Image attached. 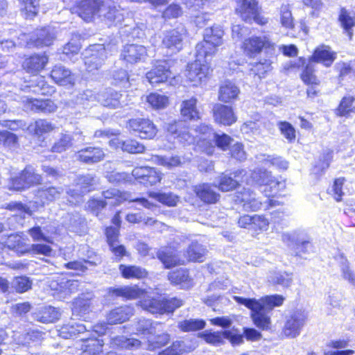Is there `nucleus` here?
<instances>
[{
    "instance_id": "36",
    "label": "nucleus",
    "mask_w": 355,
    "mask_h": 355,
    "mask_svg": "<svg viewBox=\"0 0 355 355\" xmlns=\"http://www.w3.org/2000/svg\"><path fill=\"white\" fill-rule=\"evenodd\" d=\"M119 271L125 279H143L148 275L146 270L138 266H127L121 264Z\"/></svg>"
},
{
    "instance_id": "57",
    "label": "nucleus",
    "mask_w": 355,
    "mask_h": 355,
    "mask_svg": "<svg viewBox=\"0 0 355 355\" xmlns=\"http://www.w3.org/2000/svg\"><path fill=\"white\" fill-rule=\"evenodd\" d=\"M271 70V62L265 60L264 62H259L252 64L250 74L257 76L258 79L264 77L265 74Z\"/></svg>"
},
{
    "instance_id": "18",
    "label": "nucleus",
    "mask_w": 355,
    "mask_h": 355,
    "mask_svg": "<svg viewBox=\"0 0 355 355\" xmlns=\"http://www.w3.org/2000/svg\"><path fill=\"white\" fill-rule=\"evenodd\" d=\"M105 157L103 150L99 147L89 146L77 153V159L83 163L93 164L102 161Z\"/></svg>"
},
{
    "instance_id": "16",
    "label": "nucleus",
    "mask_w": 355,
    "mask_h": 355,
    "mask_svg": "<svg viewBox=\"0 0 355 355\" xmlns=\"http://www.w3.org/2000/svg\"><path fill=\"white\" fill-rule=\"evenodd\" d=\"M231 175H234V178L223 173L219 177L218 186L215 185L214 187H218L223 192L234 189L238 186L239 181L244 182L243 178L245 175V171L243 169L237 170Z\"/></svg>"
},
{
    "instance_id": "56",
    "label": "nucleus",
    "mask_w": 355,
    "mask_h": 355,
    "mask_svg": "<svg viewBox=\"0 0 355 355\" xmlns=\"http://www.w3.org/2000/svg\"><path fill=\"white\" fill-rule=\"evenodd\" d=\"M7 245L10 249L13 250L18 254H22L28 251V247L19 235H10L8 239Z\"/></svg>"
},
{
    "instance_id": "58",
    "label": "nucleus",
    "mask_w": 355,
    "mask_h": 355,
    "mask_svg": "<svg viewBox=\"0 0 355 355\" xmlns=\"http://www.w3.org/2000/svg\"><path fill=\"white\" fill-rule=\"evenodd\" d=\"M148 103L155 109H163L168 103V97L158 93H151L146 97Z\"/></svg>"
},
{
    "instance_id": "6",
    "label": "nucleus",
    "mask_w": 355,
    "mask_h": 355,
    "mask_svg": "<svg viewBox=\"0 0 355 355\" xmlns=\"http://www.w3.org/2000/svg\"><path fill=\"white\" fill-rule=\"evenodd\" d=\"M236 11L242 19L248 23H255L264 25L268 23V19L260 15L258 1L257 0H236Z\"/></svg>"
},
{
    "instance_id": "7",
    "label": "nucleus",
    "mask_w": 355,
    "mask_h": 355,
    "mask_svg": "<svg viewBox=\"0 0 355 355\" xmlns=\"http://www.w3.org/2000/svg\"><path fill=\"white\" fill-rule=\"evenodd\" d=\"M307 318V313L304 310L297 309L291 312L286 318L283 328L284 334L292 338L298 336L306 324Z\"/></svg>"
},
{
    "instance_id": "61",
    "label": "nucleus",
    "mask_w": 355,
    "mask_h": 355,
    "mask_svg": "<svg viewBox=\"0 0 355 355\" xmlns=\"http://www.w3.org/2000/svg\"><path fill=\"white\" fill-rule=\"evenodd\" d=\"M71 141L72 138L69 134L62 133L60 136V138L52 146L51 150L54 153H62L71 146Z\"/></svg>"
},
{
    "instance_id": "17",
    "label": "nucleus",
    "mask_w": 355,
    "mask_h": 355,
    "mask_svg": "<svg viewBox=\"0 0 355 355\" xmlns=\"http://www.w3.org/2000/svg\"><path fill=\"white\" fill-rule=\"evenodd\" d=\"M215 121L225 125H231L236 121L237 117L230 106L218 104L214 107Z\"/></svg>"
},
{
    "instance_id": "12",
    "label": "nucleus",
    "mask_w": 355,
    "mask_h": 355,
    "mask_svg": "<svg viewBox=\"0 0 355 355\" xmlns=\"http://www.w3.org/2000/svg\"><path fill=\"white\" fill-rule=\"evenodd\" d=\"M99 17H103L110 25H117L123 20L122 9L112 1L103 2Z\"/></svg>"
},
{
    "instance_id": "63",
    "label": "nucleus",
    "mask_w": 355,
    "mask_h": 355,
    "mask_svg": "<svg viewBox=\"0 0 355 355\" xmlns=\"http://www.w3.org/2000/svg\"><path fill=\"white\" fill-rule=\"evenodd\" d=\"M150 196L157 201L168 206H175L178 201V196L171 193H152Z\"/></svg>"
},
{
    "instance_id": "44",
    "label": "nucleus",
    "mask_w": 355,
    "mask_h": 355,
    "mask_svg": "<svg viewBox=\"0 0 355 355\" xmlns=\"http://www.w3.org/2000/svg\"><path fill=\"white\" fill-rule=\"evenodd\" d=\"M271 173L265 169L257 168L252 171L250 179L244 180L248 184L265 185L269 182Z\"/></svg>"
},
{
    "instance_id": "64",
    "label": "nucleus",
    "mask_w": 355,
    "mask_h": 355,
    "mask_svg": "<svg viewBox=\"0 0 355 355\" xmlns=\"http://www.w3.org/2000/svg\"><path fill=\"white\" fill-rule=\"evenodd\" d=\"M55 125L45 119H38L34 123V131L37 135H42L51 132Z\"/></svg>"
},
{
    "instance_id": "55",
    "label": "nucleus",
    "mask_w": 355,
    "mask_h": 355,
    "mask_svg": "<svg viewBox=\"0 0 355 355\" xmlns=\"http://www.w3.org/2000/svg\"><path fill=\"white\" fill-rule=\"evenodd\" d=\"M280 23L286 28H293L294 27L293 17L288 4H283L279 8Z\"/></svg>"
},
{
    "instance_id": "3",
    "label": "nucleus",
    "mask_w": 355,
    "mask_h": 355,
    "mask_svg": "<svg viewBox=\"0 0 355 355\" xmlns=\"http://www.w3.org/2000/svg\"><path fill=\"white\" fill-rule=\"evenodd\" d=\"M116 50V44L114 42H110L106 45L104 44L90 45L84 53L86 70L89 72H93L98 69L107 59L108 55H112Z\"/></svg>"
},
{
    "instance_id": "15",
    "label": "nucleus",
    "mask_w": 355,
    "mask_h": 355,
    "mask_svg": "<svg viewBox=\"0 0 355 355\" xmlns=\"http://www.w3.org/2000/svg\"><path fill=\"white\" fill-rule=\"evenodd\" d=\"M147 55V50L144 46L135 44L125 45L121 54V58L129 63L144 61Z\"/></svg>"
},
{
    "instance_id": "43",
    "label": "nucleus",
    "mask_w": 355,
    "mask_h": 355,
    "mask_svg": "<svg viewBox=\"0 0 355 355\" xmlns=\"http://www.w3.org/2000/svg\"><path fill=\"white\" fill-rule=\"evenodd\" d=\"M207 250L198 242H192L187 251V260L190 261L202 262L206 254Z\"/></svg>"
},
{
    "instance_id": "10",
    "label": "nucleus",
    "mask_w": 355,
    "mask_h": 355,
    "mask_svg": "<svg viewBox=\"0 0 355 355\" xmlns=\"http://www.w3.org/2000/svg\"><path fill=\"white\" fill-rule=\"evenodd\" d=\"M169 60H157L153 69L146 73V77L153 86L166 82L171 76Z\"/></svg>"
},
{
    "instance_id": "14",
    "label": "nucleus",
    "mask_w": 355,
    "mask_h": 355,
    "mask_svg": "<svg viewBox=\"0 0 355 355\" xmlns=\"http://www.w3.org/2000/svg\"><path fill=\"white\" fill-rule=\"evenodd\" d=\"M270 46V42L266 37L263 36L252 37L245 39L243 42L242 48L247 55L254 57L259 54L263 49Z\"/></svg>"
},
{
    "instance_id": "29",
    "label": "nucleus",
    "mask_w": 355,
    "mask_h": 355,
    "mask_svg": "<svg viewBox=\"0 0 355 355\" xmlns=\"http://www.w3.org/2000/svg\"><path fill=\"white\" fill-rule=\"evenodd\" d=\"M134 309L130 306H124L112 310L107 315V322L110 324L123 323L133 315Z\"/></svg>"
},
{
    "instance_id": "1",
    "label": "nucleus",
    "mask_w": 355,
    "mask_h": 355,
    "mask_svg": "<svg viewBox=\"0 0 355 355\" xmlns=\"http://www.w3.org/2000/svg\"><path fill=\"white\" fill-rule=\"evenodd\" d=\"M234 300L251 311L250 317L257 327L268 330L271 324V311L275 307L282 305L284 297L280 295H272L257 300L234 296Z\"/></svg>"
},
{
    "instance_id": "8",
    "label": "nucleus",
    "mask_w": 355,
    "mask_h": 355,
    "mask_svg": "<svg viewBox=\"0 0 355 355\" xmlns=\"http://www.w3.org/2000/svg\"><path fill=\"white\" fill-rule=\"evenodd\" d=\"M42 181L41 175L36 173L35 168L28 165L21 172L19 176L12 178L10 188L17 191L22 190L40 184Z\"/></svg>"
},
{
    "instance_id": "47",
    "label": "nucleus",
    "mask_w": 355,
    "mask_h": 355,
    "mask_svg": "<svg viewBox=\"0 0 355 355\" xmlns=\"http://www.w3.org/2000/svg\"><path fill=\"white\" fill-rule=\"evenodd\" d=\"M355 98L353 96H344L336 110V114L340 116L349 117L355 113V106L353 105Z\"/></svg>"
},
{
    "instance_id": "46",
    "label": "nucleus",
    "mask_w": 355,
    "mask_h": 355,
    "mask_svg": "<svg viewBox=\"0 0 355 355\" xmlns=\"http://www.w3.org/2000/svg\"><path fill=\"white\" fill-rule=\"evenodd\" d=\"M200 130H203V133L209 132L216 146L223 150H225L233 141V139L226 134L223 133L222 135H219L211 132V128L207 125L201 126Z\"/></svg>"
},
{
    "instance_id": "49",
    "label": "nucleus",
    "mask_w": 355,
    "mask_h": 355,
    "mask_svg": "<svg viewBox=\"0 0 355 355\" xmlns=\"http://www.w3.org/2000/svg\"><path fill=\"white\" fill-rule=\"evenodd\" d=\"M147 340V349L153 351L165 346L170 340V335L166 333H163L155 336L153 335L148 336Z\"/></svg>"
},
{
    "instance_id": "50",
    "label": "nucleus",
    "mask_w": 355,
    "mask_h": 355,
    "mask_svg": "<svg viewBox=\"0 0 355 355\" xmlns=\"http://www.w3.org/2000/svg\"><path fill=\"white\" fill-rule=\"evenodd\" d=\"M49 230H46L45 227L42 230L40 226L33 227L28 230V234L33 241H44L47 243H53V239L49 236ZM51 233H53V231Z\"/></svg>"
},
{
    "instance_id": "39",
    "label": "nucleus",
    "mask_w": 355,
    "mask_h": 355,
    "mask_svg": "<svg viewBox=\"0 0 355 355\" xmlns=\"http://www.w3.org/2000/svg\"><path fill=\"white\" fill-rule=\"evenodd\" d=\"M111 345L114 347L135 350L141 346V343L136 338H128L120 336L112 338Z\"/></svg>"
},
{
    "instance_id": "35",
    "label": "nucleus",
    "mask_w": 355,
    "mask_h": 355,
    "mask_svg": "<svg viewBox=\"0 0 355 355\" xmlns=\"http://www.w3.org/2000/svg\"><path fill=\"white\" fill-rule=\"evenodd\" d=\"M94 309V301L89 298L80 297L75 300L73 304L72 312L73 315L83 317Z\"/></svg>"
},
{
    "instance_id": "45",
    "label": "nucleus",
    "mask_w": 355,
    "mask_h": 355,
    "mask_svg": "<svg viewBox=\"0 0 355 355\" xmlns=\"http://www.w3.org/2000/svg\"><path fill=\"white\" fill-rule=\"evenodd\" d=\"M159 324L156 322H153L149 319H139L135 324V329L138 334L145 336H153L156 334L157 327Z\"/></svg>"
},
{
    "instance_id": "19",
    "label": "nucleus",
    "mask_w": 355,
    "mask_h": 355,
    "mask_svg": "<svg viewBox=\"0 0 355 355\" xmlns=\"http://www.w3.org/2000/svg\"><path fill=\"white\" fill-rule=\"evenodd\" d=\"M51 77L60 85H73L75 83L74 75L68 68L61 64L53 67L51 71Z\"/></svg>"
},
{
    "instance_id": "9",
    "label": "nucleus",
    "mask_w": 355,
    "mask_h": 355,
    "mask_svg": "<svg viewBox=\"0 0 355 355\" xmlns=\"http://www.w3.org/2000/svg\"><path fill=\"white\" fill-rule=\"evenodd\" d=\"M128 128L144 139H153L157 135V128L148 119L137 118L129 120Z\"/></svg>"
},
{
    "instance_id": "23",
    "label": "nucleus",
    "mask_w": 355,
    "mask_h": 355,
    "mask_svg": "<svg viewBox=\"0 0 355 355\" xmlns=\"http://www.w3.org/2000/svg\"><path fill=\"white\" fill-rule=\"evenodd\" d=\"M196 196L204 202L207 204L216 203L220 198L214 189V187L208 183H202L194 187Z\"/></svg>"
},
{
    "instance_id": "21",
    "label": "nucleus",
    "mask_w": 355,
    "mask_h": 355,
    "mask_svg": "<svg viewBox=\"0 0 355 355\" xmlns=\"http://www.w3.org/2000/svg\"><path fill=\"white\" fill-rule=\"evenodd\" d=\"M336 58V53L332 51L329 46L322 45L314 51L309 60L314 64L322 63L325 67H329Z\"/></svg>"
},
{
    "instance_id": "52",
    "label": "nucleus",
    "mask_w": 355,
    "mask_h": 355,
    "mask_svg": "<svg viewBox=\"0 0 355 355\" xmlns=\"http://www.w3.org/2000/svg\"><path fill=\"white\" fill-rule=\"evenodd\" d=\"M151 159L154 163L167 168L178 166L181 164L180 157L177 155L171 157L153 155Z\"/></svg>"
},
{
    "instance_id": "34",
    "label": "nucleus",
    "mask_w": 355,
    "mask_h": 355,
    "mask_svg": "<svg viewBox=\"0 0 355 355\" xmlns=\"http://www.w3.org/2000/svg\"><path fill=\"white\" fill-rule=\"evenodd\" d=\"M157 258L164 265L165 268H169L177 265L184 264V260L180 259L170 249H164L159 250L157 254Z\"/></svg>"
},
{
    "instance_id": "37",
    "label": "nucleus",
    "mask_w": 355,
    "mask_h": 355,
    "mask_svg": "<svg viewBox=\"0 0 355 355\" xmlns=\"http://www.w3.org/2000/svg\"><path fill=\"white\" fill-rule=\"evenodd\" d=\"M96 182L95 177L92 174L80 175L77 177L76 184L80 187V190L78 192L74 190L69 189L67 191L69 195L71 196H78L82 193H87L90 191L89 187L94 184Z\"/></svg>"
},
{
    "instance_id": "24",
    "label": "nucleus",
    "mask_w": 355,
    "mask_h": 355,
    "mask_svg": "<svg viewBox=\"0 0 355 355\" xmlns=\"http://www.w3.org/2000/svg\"><path fill=\"white\" fill-rule=\"evenodd\" d=\"M240 94V89L234 83L227 80L221 84L218 91L219 101L227 103L236 100Z\"/></svg>"
},
{
    "instance_id": "38",
    "label": "nucleus",
    "mask_w": 355,
    "mask_h": 355,
    "mask_svg": "<svg viewBox=\"0 0 355 355\" xmlns=\"http://www.w3.org/2000/svg\"><path fill=\"white\" fill-rule=\"evenodd\" d=\"M43 334L38 330H30L24 334L15 333V340L19 345H26L38 343L42 339Z\"/></svg>"
},
{
    "instance_id": "25",
    "label": "nucleus",
    "mask_w": 355,
    "mask_h": 355,
    "mask_svg": "<svg viewBox=\"0 0 355 355\" xmlns=\"http://www.w3.org/2000/svg\"><path fill=\"white\" fill-rule=\"evenodd\" d=\"M32 316L33 319L42 323L54 322L60 318V313L58 309L51 306H43L35 310Z\"/></svg>"
},
{
    "instance_id": "53",
    "label": "nucleus",
    "mask_w": 355,
    "mask_h": 355,
    "mask_svg": "<svg viewBox=\"0 0 355 355\" xmlns=\"http://www.w3.org/2000/svg\"><path fill=\"white\" fill-rule=\"evenodd\" d=\"M205 322L200 319L184 320L178 322V327L184 332L202 329L205 327Z\"/></svg>"
},
{
    "instance_id": "2",
    "label": "nucleus",
    "mask_w": 355,
    "mask_h": 355,
    "mask_svg": "<svg viewBox=\"0 0 355 355\" xmlns=\"http://www.w3.org/2000/svg\"><path fill=\"white\" fill-rule=\"evenodd\" d=\"M103 200L93 199L89 202V206L92 209H100L104 208L107 205L116 206L123 201L137 202L138 205L150 209L153 204L145 198H132L131 194L126 192H120L116 189H110L103 192Z\"/></svg>"
},
{
    "instance_id": "20",
    "label": "nucleus",
    "mask_w": 355,
    "mask_h": 355,
    "mask_svg": "<svg viewBox=\"0 0 355 355\" xmlns=\"http://www.w3.org/2000/svg\"><path fill=\"white\" fill-rule=\"evenodd\" d=\"M123 94L117 93L112 89H106L98 94V102L103 106L110 108H117L123 105L124 102L121 101Z\"/></svg>"
},
{
    "instance_id": "11",
    "label": "nucleus",
    "mask_w": 355,
    "mask_h": 355,
    "mask_svg": "<svg viewBox=\"0 0 355 355\" xmlns=\"http://www.w3.org/2000/svg\"><path fill=\"white\" fill-rule=\"evenodd\" d=\"M184 29H173L166 32L162 40V45L171 54L179 52L183 46Z\"/></svg>"
},
{
    "instance_id": "33",
    "label": "nucleus",
    "mask_w": 355,
    "mask_h": 355,
    "mask_svg": "<svg viewBox=\"0 0 355 355\" xmlns=\"http://www.w3.org/2000/svg\"><path fill=\"white\" fill-rule=\"evenodd\" d=\"M168 279L171 284L180 285L182 288H189L192 286L191 279L186 269H180L170 272Z\"/></svg>"
},
{
    "instance_id": "41",
    "label": "nucleus",
    "mask_w": 355,
    "mask_h": 355,
    "mask_svg": "<svg viewBox=\"0 0 355 355\" xmlns=\"http://www.w3.org/2000/svg\"><path fill=\"white\" fill-rule=\"evenodd\" d=\"M197 99L191 98L185 100L182 103L181 114L185 119H199V112L196 107Z\"/></svg>"
},
{
    "instance_id": "54",
    "label": "nucleus",
    "mask_w": 355,
    "mask_h": 355,
    "mask_svg": "<svg viewBox=\"0 0 355 355\" xmlns=\"http://www.w3.org/2000/svg\"><path fill=\"white\" fill-rule=\"evenodd\" d=\"M192 349L187 347L183 341H175L172 345L163 350L159 355H181L183 353L191 352Z\"/></svg>"
},
{
    "instance_id": "22",
    "label": "nucleus",
    "mask_w": 355,
    "mask_h": 355,
    "mask_svg": "<svg viewBox=\"0 0 355 355\" xmlns=\"http://www.w3.org/2000/svg\"><path fill=\"white\" fill-rule=\"evenodd\" d=\"M63 191L60 187H42L36 191L35 196L38 202L45 205L58 199Z\"/></svg>"
},
{
    "instance_id": "42",
    "label": "nucleus",
    "mask_w": 355,
    "mask_h": 355,
    "mask_svg": "<svg viewBox=\"0 0 355 355\" xmlns=\"http://www.w3.org/2000/svg\"><path fill=\"white\" fill-rule=\"evenodd\" d=\"M141 306L153 314H164V299L147 297L141 302Z\"/></svg>"
},
{
    "instance_id": "51",
    "label": "nucleus",
    "mask_w": 355,
    "mask_h": 355,
    "mask_svg": "<svg viewBox=\"0 0 355 355\" xmlns=\"http://www.w3.org/2000/svg\"><path fill=\"white\" fill-rule=\"evenodd\" d=\"M199 337L202 338L207 343L213 345L223 344L225 339L224 331H205L199 334Z\"/></svg>"
},
{
    "instance_id": "32",
    "label": "nucleus",
    "mask_w": 355,
    "mask_h": 355,
    "mask_svg": "<svg viewBox=\"0 0 355 355\" xmlns=\"http://www.w3.org/2000/svg\"><path fill=\"white\" fill-rule=\"evenodd\" d=\"M87 327L81 322H71L63 325L60 330V335L64 338H72L78 334L89 331Z\"/></svg>"
},
{
    "instance_id": "5",
    "label": "nucleus",
    "mask_w": 355,
    "mask_h": 355,
    "mask_svg": "<svg viewBox=\"0 0 355 355\" xmlns=\"http://www.w3.org/2000/svg\"><path fill=\"white\" fill-rule=\"evenodd\" d=\"M223 35L224 32L219 26L206 28L203 40L196 46V51L198 52L200 57L205 55L213 56L217 51V47L223 43Z\"/></svg>"
},
{
    "instance_id": "27",
    "label": "nucleus",
    "mask_w": 355,
    "mask_h": 355,
    "mask_svg": "<svg viewBox=\"0 0 355 355\" xmlns=\"http://www.w3.org/2000/svg\"><path fill=\"white\" fill-rule=\"evenodd\" d=\"M48 62L46 55L35 54L24 60L23 67L27 72L37 73L45 67Z\"/></svg>"
},
{
    "instance_id": "31",
    "label": "nucleus",
    "mask_w": 355,
    "mask_h": 355,
    "mask_svg": "<svg viewBox=\"0 0 355 355\" xmlns=\"http://www.w3.org/2000/svg\"><path fill=\"white\" fill-rule=\"evenodd\" d=\"M109 294L112 297H121L127 300H133L141 296L144 294V291L136 286L111 287L109 288Z\"/></svg>"
},
{
    "instance_id": "26",
    "label": "nucleus",
    "mask_w": 355,
    "mask_h": 355,
    "mask_svg": "<svg viewBox=\"0 0 355 355\" xmlns=\"http://www.w3.org/2000/svg\"><path fill=\"white\" fill-rule=\"evenodd\" d=\"M110 146L115 148H121L123 151L129 153H141L145 150L143 144L135 139H129L125 141L114 138L109 141Z\"/></svg>"
},
{
    "instance_id": "40",
    "label": "nucleus",
    "mask_w": 355,
    "mask_h": 355,
    "mask_svg": "<svg viewBox=\"0 0 355 355\" xmlns=\"http://www.w3.org/2000/svg\"><path fill=\"white\" fill-rule=\"evenodd\" d=\"M268 282L272 284H279L284 287H289L293 282V273L286 271H274L268 276Z\"/></svg>"
},
{
    "instance_id": "30",
    "label": "nucleus",
    "mask_w": 355,
    "mask_h": 355,
    "mask_svg": "<svg viewBox=\"0 0 355 355\" xmlns=\"http://www.w3.org/2000/svg\"><path fill=\"white\" fill-rule=\"evenodd\" d=\"M25 107L27 110H31L34 112H52L55 110V106L53 101L51 100H40L27 98L25 101Z\"/></svg>"
},
{
    "instance_id": "4",
    "label": "nucleus",
    "mask_w": 355,
    "mask_h": 355,
    "mask_svg": "<svg viewBox=\"0 0 355 355\" xmlns=\"http://www.w3.org/2000/svg\"><path fill=\"white\" fill-rule=\"evenodd\" d=\"M196 52V60L187 66V77L193 86L206 83L210 73L209 61L212 56L205 55L200 57Z\"/></svg>"
},
{
    "instance_id": "48",
    "label": "nucleus",
    "mask_w": 355,
    "mask_h": 355,
    "mask_svg": "<svg viewBox=\"0 0 355 355\" xmlns=\"http://www.w3.org/2000/svg\"><path fill=\"white\" fill-rule=\"evenodd\" d=\"M37 37L35 40L37 46H49L55 39L54 31L50 27L42 28L38 31Z\"/></svg>"
},
{
    "instance_id": "60",
    "label": "nucleus",
    "mask_w": 355,
    "mask_h": 355,
    "mask_svg": "<svg viewBox=\"0 0 355 355\" xmlns=\"http://www.w3.org/2000/svg\"><path fill=\"white\" fill-rule=\"evenodd\" d=\"M339 21L341 26L347 32L349 38L352 37V32L350 31L352 26H355V18L349 15L347 11L343 8L339 15Z\"/></svg>"
},
{
    "instance_id": "62",
    "label": "nucleus",
    "mask_w": 355,
    "mask_h": 355,
    "mask_svg": "<svg viewBox=\"0 0 355 355\" xmlns=\"http://www.w3.org/2000/svg\"><path fill=\"white\" fill-rule=\"evenodd\" d=\"M31 83L30 87H33V91L39 94L46 95L50 93V90H51V88L46 85L43 76H34Z\"/></svg>"
},
{
    "instance_id": "13",
    "label": "nucleus",
    "mask_w": 355,
    "mask_h": 355,
    "mask_svg": "<svg viewBox=\"0 0 355 355\" xmlns=\"http://www.w3.org/2000/svg\"><path fill=\"white\" fill-rule=\"evenodd\" d=\"M103 0H82L77 7V13L85 21H90L96 15L100 16Z\"/></svg>"
},
{
    "instance_id": "59",
    "label": "nucleus",
    "mask_w": 355,
    "mask_h": 355,
    "mask_svg": "<svg viewBox=\"0 0 355 355\" xmlns=\"http://www.w3.org/2000/svg\"><path fill=\"white\" fill-rule=\"evenodd\" d=\"M315 64L309 60V63L306 64L305 69L301 75V78L304 83L307 85H318L319 80L314 74Z\"/></svg>"
},
{
    "instance_id": "28",
    "label": "nucleus",
    "mask_w": 355,
    "mask_h": 355,
    "mask_svg": "<svg viewBox=\"0 0 355 355\" xmlns=\"http://www.w3.org/2000/svg\"><path fill=\"white\" fill-rule=\"evenodd\" d=\"M103 341L96 338H83L80 355H97L102 352Z\"/></svg>"
}]
</instances>
